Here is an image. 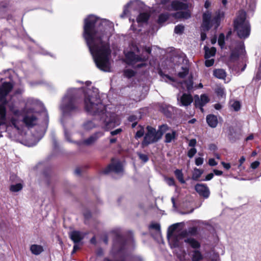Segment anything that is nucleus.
<instances>
[{
	"label": "nucleus",
	"instance_id": "6e6552de",
	"mask_svg": "<svg viewBox=\"0 0 261 261\" xmlns=\"http://www.w3.org/2000/svg\"><path fill=\"white\" fill-rule=\"evenodd\" d=\"M228 47L231 51L230 58L231 60H237L240 56L245 55V46L243 41H233Z\"/></svg>",
	"mask_w": 261,
	"mask_h": 261
},
{
	"label": "nucleus",
	"instance_id": "cd10ccee",
	"mask_svg": "<svg viewBox=\"0 0 261 261\" xmlns=\"http://www.w3.org/2000/svg\"><path fill=\"white\" fill-rule=\"evenodd\" d=\"M213 75L214 76L219 79H224L226 75L225 70L222 69L214 70Z\"/></svg>",
	"mask_w": 261,
	"mask_h": 261
},
{
	"label": "nucleus",
	"instance_id": "c9c22d12",
	"mask_svg": "<svg viewBox=\"0 0 261 261\" xmlns=\"http://www.w3.org/2000/svg\"><path fill=\"white\" fill-rule=\"evenodd\" d=\"M174 174L180 182H181V184L185 183V180H184V175L181 170H175L174 171Z\"/></svg>",
	"mask_w": 261,
	"mask_h": 261
},
{
	"label": "nucleus",
	"instance_id": "a18cd8bd",
	"mask_svg": "<svg viewBox=\"0 0 261 261\" xmlns=\"http://www.w3.org/2000/svg\"><path fill=\"white\" fill-rule=\"evenodd\" d=\"M184 30V27L182 25H177L174 28V32L177 34H181Z\"/></svg>",
	"mask_w": 261,
	"mask_h": 261
},
{
	"label": "nucleus",
	"instance_id": "f704fd0d",
	"mask_svg": "<svg viewBox=\"0 0 261 261\" xmlns=\"http://www.w3.org/2000/svg\"><path fill=\"white\" fill-rule=\"evenodd\" d=\"M169 17L168 13H162L159 16L158 22L159 24H161L166 21Z\"/></svg>",
	"mask_w": 261,
	"mask_h": 261
},
{
	"label": "nucleus",
	"instance_id": "ddd939ff",
	"mask_svg": "<svg viewBox=\"0 0 261 261\" xmlns=\"http://www.w3.org/2000/svg\"><path fill=\"white\" fill-rule=\"evenodd\" d=\"M178 104L181 107H188L193 101L192 96L190 94L183 93L181 95H178Z\"/></svg>",
	"mask_w": 261,
	"mask_h": 261
},
{
	"label": "nucleus",
	"instance_id": "4c0bfd02",
	"mask_svg": "<svg viewBox=\"0 0 261 261\" xmlns=\"http://www.w3.org/2000/svg\"><path fill=\"white\" fill-rule=\"evenodd\" d=\"M218 43L221 48H224L225 46V36L223 33H221L219 35Z\"/></svg>",
	"mask_w": 261,
	"mask_h": 261
},
{
	"label": "nucleus",
	"instance_id": "473e14b6",
	"mask_svg": "<svg viewBox=\"0 0 261 261\" xmlns=\"http://www.w3.org/2000/svg\"><path fill=\"white\" fill-rule=\"evenodd\" d=\"M203 173V170L196 168H194L192 179L194 180H198Z\"/></svg>",
	"mask_w": 261,
	"mask_h": 261
},
{
	"label": "nucleus",
	"instance_id": "774afa93",
	"mask_svg": "<svg viewBox=\"0 0 261 261\" xmlns=\"http://www.w3.org/2000/svg\"><path fill=\"white\" fill-rule=\"evenodd\" d=\"M170 0H161V4L164 5V9H165V7L166 6H169V5H168V4L169 3Z\"/></svg>",
	"mask_w": 261,
	"mask_h": 261
},
{
	"label": "nucleus",
	"instance_id": "6e6d98bb",
	"mask_svg": "<svg viewBox=\"0 0 261 261\" xmlns=\"http://www.w3.org/2000/svg\"><path fill=\"white\" fill-rule=\"evenodd\" d=\"M197 143V141L195 139H192L189 141V146L192 147V148H195Z\"/></svg>",
	"mask_w": 261,
	"mask_h": 261
},
{
	"label": "nucleus",
	"instance_id": "1a4fd4ad",
	"mask_svg": "<svg viewBox=\"0 0 261 261\" xmlns=\"http://www.w3.org/2000/svg\"><path fill=\"white\" fill-rule=\"evenodd\" d=\"M115 236L113 243V250L116 252H121L126 248V242L121 234L119 229H115L112 231Z\"/></svg>",
	"mask_w": 261,
	"mask_h": 261
},
{
	"label": "nucleus",
	"instance_id": "4d7b16f0",
	"mask_svg": "<svg viewBox=\"0 0 261 261\" xmlns=\"http://www.w3.org/2000/svg\"><path fill=\"white\" fill-rule=\"evenodd\" d=\"M203 163V159L202 158H197L195 159V164L197 166L201 165Z\"/></svg>",
	"mask_w": 261,
	"mask_h": 261
},
{
	"label": "nucleus",
	"instance_id": "b1692460",
	"mask_svg": "<svg viewBox=\"0 0 261 261\" xmlns=\"http://www.w3.org/2000/svg\"><path fill=\"white\" fill-rule=\"evenodd\" d=\"M23 187V181L15 184H12L9 188L10 191L13 193L20 191Z\"/></svg>",
	"mask_w": 261,
	"mask_h": 261
},
{
	"label": "nucleus",
	"instance_id": "a878e982",
	"mask_svg": "<svg viewBox=\"0 0 261 261\" xmlns=\"http://www.w3.org/2000/svg\"><path fill=\"white\" fill-rule=\"evenodd\" d=\"M205 51L204 57L205 59H209L212 57L215 56L216 52V49L214 47L209 48L208 47L205 46L204 47Z\"/></svg>",
	"mask_w": 261,
	"mask_h": 261
},
{
	"label": "nucleus",
	"instance_id": "20e7f679",
	"mask_svg": "<svg viewBox=\"0 0 261 261\" xmlns=\"http://www.w3.org/2000/svg\"><path fill=\"white\" fill-rule=\"evenodd\" d=\"M80 91V89L75 88L69 89L67 91L60 106L63 117L70 116L79 111L77 98Z\"/></svg>",
	"mask_w": 261,
	"mask_h": 261
},
{
	"label": "nucleus",
	"instance_id": "603ef678",
	"mask_svg": "<svg viewBox=\"0 0 261 261\" xmlns=\"http://www.w3.org/2000/svg\"><path fill=\"white\" fill-rule=\"evenodd\" d=\"M167 184L169 186H175V180L172 177H167L165 178Z\"/></svg>",
	"mask_w": 261,
	"mask_h": 261
},
{
	"label": "nucleus",
	"instance_id": "e2e57ef3",
	"mask_svg": "<svg viewBox=\"0 0 261 261\" xmlns=\"http://www.w3.org/2000/svg\"><path fill=\"white\" fill-rule=\"evenodd\" d=\"M208 164L211 166H214L217 165V163L214 159H210L208 161Z\"/></svg>",
	"mask_w": 261,
	"mask_h": 261
},
{
	"label": "nucleus",
	"instance_id": "f257e3e1",
	"mask_svg": "<svg viewBox=\"0 0 261 261\" xmlns=\"http://www.w3.org/2000/svg\"><path fill=\"white\" fill-rule=\"evenodd\" d=\"M113 27L110 21L93 15L84 20L83 36L97 67L106 72L111 71V50L108 33Z\"/></svg>",
	"mask_w": 261,
	"mask_h": 261
},
{
	"label": "nucleus",
	"instance_id": "37998d69",
	"mask_svg": "<svg viewBox=\"0 0 261 261\" xmlns=\"http://www.w3.org/2000/svg\"><path fill=\"white\" fill-rule=\"evenodd\" d=\"M149 228L155 230L158 233H161V226L159 223H152L149 225Z\"/></svg>",
	"mask_w": 261,
	"mask_h": 261
},
{
	"label": "nucleus",
	"instance_id": "f8f14e48",
	"mask_svg": "<svg viewBox=\"0 0 261 261\" xmlns=\"http://www.w3.org/2000/svg\"><path fill=\"white\" fill-rule=\"evenodd\" d=\"M103 174H108L111 172L119 174L122 173L123 168L121 164L119 162L112 163L102 170Z\"/></svg>",
	"mask_w": 261,
	"mask_h": 261
},
{
	"label": "nucleus",
	"instance_id": "ea45409f",
	"mask_svg": "<svg viewBox=\"0 0 261 261\" xmlns=\"http://www.w3.org/2000/svg\"><path fill=\"white\" fill-rule=\"evenodd\" d=\"M10 180L12 184H15L19 182L23 181L19 177L16 175L13 174L10 176Z\"/></svg>",
	"mask_w": 261,
	"mask_h": 261
},
{
	"label": "nucleus",
	"instance_id": "052dcab7",
	"mask_svg": "<svg viewBox=\"0 0 261 261\" xmlns=\"http://www.w3.org/2000/svg\"><path fill=\"white\" fill-rule=\"evenodd\" d=\"M260 163L258 161H254L251 164V167L253 169H256L259 165Z\"/></svg>",
	"mask_w": 261,
	"mask_h": 261
},
{
	"label": "nucleus",
	"instance_id": "3c124183",
	"mask_svg": "<svg viewBox=\"0 0 261 261\" xmlns=\"http://www.w3.org/2000/svg\"><path fill=\"white\" fill-rule=\"evenodd\" d=\"M159 74L162 78V80H164L165 82H167V80L172 81L173 79L167 74H164L162 71L159 72Z\"/></svg>",
	"mask_w": 261,
	"mask_h": 261
},
{
	"label": "nucleus",
	"instance_id": "bb28decb",
	"mask_svg": "<svg viewBox=\"0 0 261 261\" xmlns=\"http://www.w3.org/2000/svg\"><path fill=\"white\" fill-rule=\"evenodd\" d=\"M197 233V228L195 227H192L187 230H184L180 232V235L182 237H186L189 234L191 236H195Z\"/></svg>",
	"mask_w": 261,
	"mask_h": 261
},
{
	"label": "nucleus",
	"instance_id": "0eeeda50",
	"mask_svg": "<svg viewBox=\"0 0 261 261\" xmlns=\"http://www.w3.org/2000/svg\"><path fill=\"white\" fill-rule=\"evenodd\" d=\"M103 135L104 133L103 132L98 131L94 133L92 135H91L89 138L84 140L83 141L73 142L70 138L71 136L70 133L67 130L66 128H64V136L65 139L69 142H73L77 144L78 146H80L82 144H85L87 146L92 145L94 143H95L98 140V139L103 136Z\"/></svg>",
	"mask_w": 261,
	"mask_h": 261
},
{
	"label": "nucleus",
	"instance_id": "a19ab883",
	"mask_svg": "<svg viewBox=\"0 0 261 261\" xmlns=\"http://www.w3.org/2000/svg\"><path fill=\"white\" fill-rule=\"evenodd\" d=\"M124 75L127 77L130 78L135 75V72L132 69H126L124 71Z\"/></svg>",
	"mask_w": 261,
	"mask_h": 261
},
{
	"label": "nucleus",
	"instance_id": "72a5a7b5",
	"mask_svg": "<svg viewBox=\"0 0 261 261\" xmlns=\"http://www.w3.org/2000/svg\"><path fill=\"white\" fill-rule=\"evenodd\" d=\"M170 109H172V108L169 106L166 105H162L160 108L161 111L168 117H170L171 115Z\"/></svg>",
	"mask_w": 261,
	"mask_h": 261
},
{
	"label": "nucleus",
	"instance_id": "7c9ffc66",
	"mask_svg": "<svg viewBox=\"0 0 261 261\" xmlns=\"http://www.w3.org/2000/svg\"><path fill=\"white\" fill-rule=\"evenodd\" d=\"M149 15L146 12L141 13L139 14L137 18L138 22H146L149 19Z\"/></svg>",
	"mask_w": 261,
	"mask_h": 261
},
{
	"label": "nucleus",
	"instance_id": "c85d7f7f",
	"mask_svg": "<svg viewBox=\"0 0 261 261\" xmlns=\"http://www.w3.org/2000/svg\"><path fill=\"white\" fill-rule=\"evenodd\" d=\"M191 258L192 261H200L203 257L199 250H195L191 252Z\"/></svg>",
	"mask_w": 261,
	"mask_h": 261
},
{
	"label": "nucleus",
	"instance_id": "de8ad7c7",
	"mask_svg": "<svg viewBox=\"0 0 261 261\" xmlns=\"http://www.w3.org/2000/svg\"><path fill=\"white\" fill-rule=\"evenodd\" d=\"M197 153V149L195 148H191L188 152L187 155L190 158H192Z\"/></svg>",
	"mask_w": 261,
	"mask_h": 261
},
{
	"label": "nucleus",
	"instance_id": "e433bc0d",
	"mask_svg": "<svg viewBox=\"0 0 261 261\" xmlns=\"http://www.w3.org/2000/svg\"><path fill=\"white\" fill-rule=\"evenodd\" d=\"M138 3L137 2H130L127 3L126 5L125 6L123 14L121 15V17H123L124 16L126 15L128 13L127 8L132 6L135 8L137 5Z\"/></svg>",
	"mask_w": 261,
	"mask_h": 261
},
{
	"label": "nucleus",
	"instance_id": "dca6fc26",
	"mask_svg": "<svg viewBox=\"0 0 261 261\" xmlns=\"http://www.w3.org/2000/svg\"><path fill=\"white\" fill-rule=\"evenodd\" d=\"M209 101L208 97L205 94L201 95L199 98L198 95L195 96V106L197 108H199L203 111L202 107Z\"/></svg>",
	"mask_w": 261,
	"mask_h": 261
},
{
	"label": "nucleus",
	"instance_id": "a211bd4d",
	"mask_svg": "<svg viewBox=\"0 0 261 261\" xmlns=\"http://www.w3.org/2000/svg\"><path fill=\"white\" fill-rule=\"evenodd\" d=\"M168 238L170 246L172 248L178 247L180 245V240L183 237L181 236L180 233L179 235L172 234L169 236L168 234Z\"/></svg>",
	"mask_w": 261,
	"mask_h": 261
},
{
	"label": "nucleus",
	"instance_id": "13d9d810",
	"mask_svg": "<svg viewBox=\"0 0 261 261\" xmlns=\"http://www.w3.org/2000/svg\"><path fill=\"white\" fill-rule=\"evenodd\" d=\"M122 131V129L120 128H119L114 130L111 131L110 132V134L111 135V136L117 135L120 134V133H121Z\"/></svg>",
	"mask_w": 261,
	"mask_h": 261
},
{
	"label": "nucleus",
	"instance_id": "69168bd1",
	"mask_svg": "<svg viewBox=\"0 0 261 261\" xmlns=\"http://www.w3.org/2000/svg\"><path fill=\"white\" fill-rule=\"evenodd\" d=\"M221 164L223 165V167L225 168L226 170H228L230 168L231 166L229 163H226L224 162H222Z\"/></svg>",
	"mask_w": 261,
	"mask_h": 261
},
{
	"label": "nucleus",
	"instance_id": "c03bdc74",
	"mask_svg": "<svg viewBox=\"0 0 261 261\" xmlns=\"http://www.w3.org/2000/svg\"><path fill=\"white\" fill-rule=\"evenodd\" d=\"M137 155L139 156L140 160H141L143 163H146L149 160V158L147 155L141 153L140 152H137Z\"/></svg>",
	"mask_w": 261,
	"mask_h": 261
},
{
	"label": "nucleus",
	"instance_id": "680f3d73",
	"mask_svg": "<svg viewBox=\"0 0 261 261\" xmlns=\"http://www.w3.org/2000/svg\"><path fill=\"white\" fill-rule=\"evenodd\" d=\"M131 261H143L140 256H133L131 258Z\"/></svg>",
	"mask_w": 261,
	"mask_h": 261
},
{
	"label": "nucleus",
	"instance_id": "7ed1b4c3",
	"mask_svg": "<svg viewBox=\"0 0 261 261\" xmlns=\"http://www.w3.org/2000/svg\"><path fill=\"white\" fill-rule=\"evenodd\" d=\"M84 109L89 114L99 116V121L103 124L101 127L106 131L119 124L116 114L106 111L105 106L96 91L89 90L87 92L84 98Z\"/></svg>",
	"mask_w": 261,
	"mask_h": 261
},
{
	"label": "nucleus",
	"instance_id": "2eb2a0df",
	"mask_svg": "<svg viewBox=\"0 0 261 261\" xmlns=\"http://www.w3.org/2000/svg\"><path fill=\"white\" fill-rule=\"evenodd\" d=\"M195 190L201 197L205 199L208 198L210 196V191L205 184H197L195 186Z\"/></svg>",
	"mask_w": 261,
	"mask_h": 261
},
{
	"label": "nucleus",
	"instance_id": "9d476101",
	"mask_svg": "<svg viewBox=\"0 0 261 261\" xmlns=\"http://www.w3.org/2000/svg\"><path fill=\"white\" fill-rule=\"evenodd\" d=\"M146 129L147 132L144 137L142 142L143 145L147 146L149 144L155 143L161 139L155 128L150 126H147Z\"/></svg>",
	"mask_w": 261,
	"mask_h": 261
},
{
	"label": "nucleus",
	"instance_id": "864d4df0",
	"mask_svg": "<svg viewBox=\"0 0 261 261\" xmlns=\"http://www.w3.org/2000/svg\"><path fill=\"white\" fill-rule=\"evenodd\" d=\"M144 134V130L143 128H141L139 130H138L135 135V138L136 139L140 138L142 137Z\"/></svg>",
	"mask_w": 261,
	"mask_h": 261
},
{
	"label": "nucleus",
	"instance_id": "09e8293b",
	"mask_svg": "<svg viewBox=\"0 0 261 261\" xmlns=\"http://www.w3.org/2000/svg\"><path fill=\"white\" fill-rule=\"evenodd\" d=\"M178 224H174L171 226H170L168 229V234H169V236H171L172 234H173V231L177 228Z\"/></svg>",
	"mask_w": 261,
	"mask_h": 261
},
{
	"label": "nucleus",
	"instance_id": "39448f33",
	"mask_svg": "<svg viewBox=\"0 0 261 261\" xmlns=\"http://www.w3.org/2000/svg\"><path fill=\"white\" fill-rule=\"evenodd\" d=\"M234 31L240 39L248 38L250 34L251 27L246 20V14L244 11H240L233 22Z\"/></svg>",
	"mask_w": 261,
	"mask_h": 261
},
{
	"label": "nucleus",
	"instance_id": "f03ea898",
	"mask_svg": "<svg viewBox=\"0 0 261 261\" xmlns=\"http://www.w3.org/2000/svg\"><path fill=\"white\" fill-rule=\"evenodd\" d=\"M13 85L8 82L4 83L0 86V133L9 131L10 128H14L18 133L23 129V124L29 128L32 127L37 124V118L32 113V111L28 110L26 114L22 117L21 112L18 109L13 106L9 107L11 114L6 116L7 103L6 96L12 90Z\"/></svg>",
	"mask_w": 261,
	"mask_h": 261
},
{
	"label": "nucleus",
	"instance_id": "f3484780",
	"mask_svg": "<svg viewBox=\"0 0 261 261\" xmlns=\"http://www.w3.org/2000/svg\"><path fill=\"white\" fill-rule=\"evenodd\" d=\"M102 123L101 121H100V124H97L95 122V120H88L85 121L82 125L83 129H84L85 131H90L91 129L98 127L102 125ZM102 128V127H101Z\"/></svg>",
	"mask_w": 261,
	"mask_h": 261
},
{
	"label": "nucleus",
	"instance_id": "79ce46f5",
	"mask_svg": "<svg viewBox=\"0 0 261 261\" xmlns=\"http://www.w3.org/2000/svg\"><path fill=\"white\" fill-rule=\"evenodd\" d=\"M216 93L219 97L221 98L225 97V90L223 88L218 87L216 89Z\"/></svg>",
	"mask_w": 261,
	"mask_h": 261
},
{
	"label": "nucleus",
	"instance_id": "9b49d317",
	"mask_svg": "<svg viewBox=\"0 0 261 261\" xmlns=\"http://www.w3.org/2000/svg\"><path fill=\"white\" fill-rule=\"evenodd\" d=\"M126 62L129 65H134L140 61H145L148 59V56L142 55L140 57L135 55L134 52L129 51L125 55Z\"/></svg>",
	"mask_w": 261,
	"mask_h": 261
},
{
	"label": "nucleus",
	"instance_id": "5fc2aeb1",
	"mask_svg": "<svg viewBox=\"0 0 261 261\" xmlns=\"http://www.w3.org/2000/svg\"><path fill=\"white\" fill-rule=\"evenodd\" d=\"M206 60L205 61V65L206 67H211L214 65V60L213 59H205Z\"/></svg>",
	"mask_w": 261,
	"mask_h": 261
},
{
	"label": "nucleus",
	"instance_id": "423d86ee",
	"mask_svg": "<svg viewBox=\"0 0 261 261\" xmlns=\"http://www.w3.org/2000/svg\"><path fill=\"white\" fill-rule=\"evenodd\" d=\"M224 13L223 11L218 10L216 11L212 18V13L206 11L202 15V27L204 31H208L212 27L217 29L220 25L221 19L224 17Z\"/></svg>",
	"mask_w": 261,
	"mask_h": 261
},
{
	"label": "nucleus",
	"instance_id": "2f4dec72",
	"mask_svg": "<svg viewBox=\"0 0 261 261\" xmlns=\"http://www.w3.org/2000/svg\"><path fill=\"white\" fill-rule=\"evenodd\" d=\"M184 86H185L187 90L189 92L192 90L193 88V82L192 81V77H189L188 80L182 83Z\"/></svg>",
	"mask_w": 261,
	"mask_h": 261
},
{
	"label": "nucleus",
	"instance_id": "393cba45",
	"mask_svg": "<svg viewBox=\"0 0 261 261\" xmlns=\"http://www.w3.org/2000/svg\"><path fill=\"white\" fill-rule=\"evenodd\" d=\"M185 242L189 244L194 249H198L200 247V243L195 239L192 238H187L184 240Z\"/></svg>",
	"mask_w": 261,
	"mask_h": 261
},
{
	"label": "nucleus",
	"instance_id": "4be33fe9",
	"mask_svg": "<svg viewBox=\"0 0 261 261\" xmlns=\"http://www.w3.org/2000/svg\"><path fill=\"white\" fill-rule=\"evenodd\" d=\"M30 250L33 254L38 255L40 254L44 251V249L41 245L33 244L31 246Z\"/></svg>",
	"mask_w": 261,
	"mask_h": 261
},
{
	"label": "nucleus",
	"instance_id": "338daca9",
	"mask_svg": "<svg viewBox=\"0 0 261 261\" xmlns=\"http://www.w3.org/2000/svg\"><path fill=\"white\" fill-rule=\"evenodd\" d=\"M245 158L244 156H241L240 159L239 160V165H238L239 168H241L242 166V165L244 163V162L245 161Z\"/></svg>",
	"mask_w": 261,
	"mask_h": 261
},
{
	"label": "nucleus",
	"instance_id": "58836bf2",
	"mask_svg": "<svg viewBox=\"0 0 261 261\" xmlns=\"http://www.w3.org/2000/svg\"><path fill=\"white\" fill-rule=\"evenodd\" d=\"M182 71L178 73V76L181 78L185 77L189 73V68L187 67H181Z\"/></svg>",
	"mask_w": 261,
	"mask_h": 261
},
{
	"label": "nucleus",
	"instance_id": "5701e85b",
	"mask_svg": "<svg viewBox=\"0 0 261 261\" xmlns=\"http://www.w3.org/2000/svg\"><path fill=\"white\" fill-rule=\"evenodd\" d=\"M177 133L176 130H172L171 133H168L165 136L164 142L166 143H169L176 139Z\"/></svg>",
	"mask_w": 261,
	"mask_h": 261
},
{
	"label": "nucleus",
	"instance_id": "c756f323",
	"mask_svg": "<svg viewBox=\"0 0 261 261\" xmlns=\"http://www.w3.org/2000/svg\"><path fill=\"white\" fill-rule=\"evenodd\" d=\"M169 127L166 124H164L159 126L158 130H156L159 137L161 139L163 134L169 129Z\"/></svg>",
	"mask_w": 261,
	"mask_h": 261
},
{
	"label": "nucleus",
	"instance_id": "0e129e2a",
	"mask_svg": "<svg viewBox=\"0 0 261 261\" xmlns=\"http://www.w3.org/2000/svg\"><path fill=\"white\" fill-rule=\"evenodd\" d=\"M84 216L86 219H88L91 217V214L89 211H87L84 213Z\"/></svg>",
	"mask_w": 261,
	"mask_h": 261
},
{
	"label": "nucleus",
	"instance_id": "6ab92c4d",
	"mask_svg": "<svg viewBox=\"0 0 261 261\" xmlns=\"http://www.w3.org/2000/svg\"><path fill=\"white\" fill-rule=\"evenodd\" d=\"M172 16L176 19H188L191 17V14L189 10L186 11H179L172 14Z\"/></svg>",
	"mask_w": 261,
	"mask_h": 261
},
{
	"label": "nucleus",
	"instance_id": "bf43d9fd",
	"mask_svg": "<svg viewBox=\"0 0 261 261\" xmlns=\"http://www.w3.org/2000/svg\"><path fill=\"white\" fill-rule=\"evenodd\" d=\"M214 177V174L212 173L208 174L204 179H202V181H208L211 180Z\"/></svg>",
	"mask_w": 261,
	"mask_h": 261
},
{
	"label": "nucleus",
	"instance_id": "49530a36",
	"mask_svg": "<svg viewBox=\"0 0 261 261\" xmlns=\"http://www.w3.org/2000/svg\"><path fill=\"white\" fill-rule=\"evenodd\" d=\"M231 107L235 111H238L240 109L241 104L238 101H234L231 104Z\"/></svg>",
	"mask_w": 261,
	"mask_h": 261
},
{
	"label": "nucleus",
	"instance_id": "4468645a",
	"mask_svg": "<svg viewBox=\"0 0 261 261\" xmlns=\"http://www.w3.org/2000/svg\"><path fill=\"white\" fill-rule=\"evenodd\" d=\"M188 8L187 4L178 1H173L170 5L166 6L165 9L168 11L186 10Z\"/></svg>",
	"mask_w": 261,
	"mask_h": 261
},
{
	"label": "nucleus",
	"instance_id": "aec40b11",
	"mask_svg": "<svg viewBox=\"0 0 261 261\" xmlns=\"http://www.w3.org/2000/svg\"><path fill=\"white\" fill-rule=\"evenodd\" d=\"M206 122L210 127L215 128L218 124L217 117L214 115H208L206 117Z\"/></svg>",
	"mask_w": 261,
	"mask_h": 261
},
{
	"label": "nucleus",
	"instance_id": "8fccbe9b",
	"mask_svg": "<svg viewBox=\"0 0 261 261\" xmlns=\"http://www.w3.org/2000/svg\"><path fill=\"white\" fill-rule=\"evenodd\" d=\"M178 224H174L171 226H170L168 229V234H169V236H171L172 234H173V231L177 228Z\"/></svg>",
	"mask_w": 261,
	"mask_h": 261
},
{
	"label": "nucleus",
	"instance_id": "412c9836",
	"mask_svg": "<svg viewBox=\"0 0 261 261\" xmlns=\"http://www.w3.org/2000/svg\"><path fill=\"white\" fill-rule=\"evenodd\" d=\"M70 238L74 244L79 243L83 239L82 233L78 231L71 232L70 234Z\"/></svg>",
	"mask_w": 261,
	"mask_h": 261
}]
</instances>
